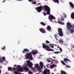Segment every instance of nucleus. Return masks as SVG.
<instances>
[{
	"label": "nucleus",
	"mask_w": 74,
	"mask_h": 74,
	"mask_svg": "<svg viewBox=\"0 0 74 74\" xmlns=\"http://www.w3.org/2000/svg\"><path fill=\"white\" fill-rule=\"evenodd\" d=\"M47 30H48V31H49V32H50L51 30V26H50L49 25L47 26Z\"/></svg>",
	"instance_id": "f3484780"
},
{
	"label": "nucleus",
	"mask_w": 74,
	"mask_h": 74,
	"mask_svg": "<svg viewBox=\"0 0 74 74\" xmlns=\"http://www.w3.org/2000/svg\"><path fill=\"white\" fill-rule=\"evenodd\" d=\"M44 10L46 12H47V14L48 15H49L50 14V12L51 11V10L50 9V8L47 5H44L43 6V7L42 6H40L39 7H37L36 8V10L39 12H40L42 10Z\"/></svg>",
	"instance_id": "f257e3e1"
},
{
	"label": "nucleus",
	"mask_w": 74,
	"mask_h": 74,
	"mask_svg": "<svg viewBox=\"0 0 74 74\" xmlns=\"http://www.w3.org/2000/svg\"><path fill=\"white\" fill-rule=\"evenodd\" d=\"M29 52V49H24L22 51V53L24 54L25 53H27V52Z\"/></svg>",
	"instance_id": "ddd939ff"
},
{
	"label": "nucleus",
	"mask_w": 74,
	"mask_h": 74,
	"mask_svg": "<svg viewBox=\"0 0 74 74\" xmlns=\"http://www.w3.org/2000/svg\"><path fill=\"white\" fill-rule=\"evenodd\" d=\"M54 36H55V37H56V35H55Z\"/></svg>",
	"instance_id": "4d7b16f0"
},
{
	"label": "nucleus",
	"mask_w": 74,
	"mask_h": 74,
	"mask_svg": "<svg viewBox=\"0 0 74 74\" xmlns=\"http://www.w3.org/2000/svg\"><path fill=\"white\" fill-rule=\"evenodd\" d=\"M61 17L60 18V20L61 21H64V17H62V16H61Z\"/></svg>",
	"instance_id": "c85d7f7f"
},
{
	"label": "nucleus",
	"mask_w": 74,
	"mask_h": 74,
	"mask_svg": "<svg viewBox=\"0 0 74 74\" xmlns=\"http://www.w3.org/2000/svg\"><path fill=\"white\" fill-rule=\"evenodd\" d=\"M56 67V65L54 64H53L52 65H51L50 66V67L51 69H53V67Z\"/></svg>",
	"instance_id": "aec40b11"
},
{
	"label": "nucleus",
	"mask_w": 74,
	"mask_h": 74,
	"mask_svg": "<svg viewBox=\"0 0 74 74\" xmlns=\"http://www.w3.org/2000/svg\"><path fill=\"white\" fill-rule=\"evenodd\" d=\"M2 59L3 61H5V58L4 57H3Z\"/></svg>",
	"instance_id": "c756f323"
},
{
	"label": "nucleus",
	"mask_w": 74,
	"mask_h": 74,
	"mask_svg": "<svg viewBox=\"0 0 74 74\" xmlns=\"http://www.w3.org/2000/svg\"><path fill=\"white\" fill-rule=\"evenodd\" d=\"M51 74H54V73H51Z\"/></svg>",
	"instance_id": "052dcab7"
},
{
	"label": "nucleus",
	"mask_w": 74,
	"mask_h": 74,
	"mask_svg": "<svg viewBox=\"0 0 74 74\" xmlns=\"http://www.w3.org/2000/svg\"><path fill=\"white\" fill-rule=\"evenodd\" d=\"M55 38H56V40H57V41H58V38H56V36H55Z\"/></svg>",
	"instance_id": "a18cd8bd"
},
{
	"label": "nucleus",
	"mask_w": 74,
	"mask_h": 74,
	"mask_svg": "<svg viewBox=\"0 0 74 74\" xmlns=\"http://www.w3.org/2000/svg\"><path fill=\"white\" fill-rule=\"evenodd\" d=\"M59 43H61L62 45H63L64 44V41H63V40L62 38H60L59 39Z\"/></svg>",
	"instance_id": "4468645a"
},
{
	"label": "nucleus",
	"mask_w": 74,
	"mask_h": 74,
	"mask_svg": "<svg viewBox=\"0 0 74 74\" xmlns=\"http://www.w3.org/2000/svg\"><path fill=\"white\" fill-rule=\"evenodd\" d=\"M50 71L47 69H45L43 74H50Z\"/></svg>",
	"instance_id": "6e6552de"
},
{
	"label": "nucleus",
	"mask_w": 74,
	"mask_h": 74,
	"mask_svg": "<svg viewBox=\"0 0 74 74\" xmlns=\"http://www.w3.org/2000/svg\"><path fill=\"white\" fill-rule=\"evenodd\" d=\"M39 64L40 67V70H41L43 68V67H44V63L42 62H40L39 63Z\"/></svg>",
	"instance_id": "f8f14e48"
},
{
	"label": "nucleus",
	"mask_w": 74,
	"mask_h": 74,
	"mask_svg": "<svg viewBox=\"0 0 74 74\" xmlns=\"http://www.w3.org/2000/svg\"><path fill=\"white\" fill-rule=\"evenodd\" d=\"M58 23H59V24H61V25H64V23L60 21H58Z\"/></svg>",
	"instance_id": "412c9836"
},
{
	"label": "nucleus",
	"mask_w": 74,
	"mask_h": 74,
	"mask_svg": "<svg viewBox=\"0 0 74 74\" xmlns=\"http://www.w3.org/2000/svg\"><path fill=\"white\" fill-rule=\"evenodd\" d=\"M39 30L42 33H46V32L45 31V30L44 29V28H41L39 29Z\"/></svg>",
	"instance_id": "9b49d317"
},
{
	"label": "nucleus",
	"mask_w": 74,
	"mask_h": 74,
	"mask_svg": "<svg viewBox=\"0 0 74 74\" xmlns=\"http://www.w3.org/2000/svg\"><path fill=\"white\" fill-rule=\"evenodd\" d=\"M16 65H14V67H16Z\"/></svg>",
	"instance_id": "3c124183"
},
{
	"label": "nucleus",
	"mask_w": 74,
	"mask_h": 74,
	"mask_svg": "<svg viewBox=\"0 0 74 74\" xmlns=\"http://www.w3.org/2000/svg\"><path fill=\"white\" fill-rule=\"evenodd\" d=\"M47 61L48 62H51V60H50L49 59H48L47 60Z\"/></svg>",
	"instance_id": "c9c22d12"
},
{
	"label": "nucleus",
	"mask_w": 74,
	"mask_h": 74,
	"mask_svg": "<svg viewBox=\"0 0 74 74\" xmlns=\"http://www.w3.org/2000/svg\"><path fill=\"white\" fill-rule=\"evenodd\" d=\"M43 15H45V16H46V13H45V12H43Z\"/></svg>",
	"instance_id": "e433bc0d"
},
{
	"label": "nucleus",
	"mask_w": 74,
	"mask_h": 74,
	"mask_svg": "<svg viewBox=\"0 0 74 74\" xmlns=\"http://www.w3.org/2000/svg\"><path fill=\"white\" fill-rule=\"evenodd\" d=\"M49 19L50 20V21L51 22H52V19H56V18H55L53 16L51 15L49 17Z\"/></svg>",
	"instance_id": "1a4fd4ad"
},
{
	"label": "nucleus",
	"mask_w": 74,
	"mask_h": 74,
	"mask_svg": "<svg viewBox=\"0 0 74 74\" xmlns=\"http://www.w3.org/2000/svg\"><path fill=\"white\" fill-rule=\"evenodd\" d=\"M34 1V0H33Z\"/></svg>",
	"instance_id": "69168bd1"
},
{
	"label": "nucleus",
	"mask_w": 74,
	"mask_h": 74,
	"mask_svg": "<svg viewBox=\"0 0 74 74\" xmlns=\"http://www.w3.org/2000/svg\"><path fill=\"white\" fill-rule=\"evenodd\" d=\"M53 1L55 2V3H59V0H53Z\"/></svg>",
	"instance_id": "393cba45"
},
{
	"label": "nucleus",
	"mask_w": 74,
	"mask_h": 74,
	"mask_svg": "<svg viewBox=\"0 0 74 74\" xmlns=\"http://www.w3.org/2000/svg\"><path fill=\"white\" fill-rule=\"evenodd\" d=\"M17 71H21V72H23V68L21 67L20 65H18L17 67L16 68Z\"/></svg>",
	"instance_id": "423d86ee"
},
{
	"label": "nucleus",
	"mask_w": 74,
	"mask_h": 74,
	"mask_svg": "<svg viewBox=\"0 0 74 74\" xmlns=\"http://www.w3.org/2000/svg\"><path fill=\"white\" fill-rule=\"evenodd\" d=\"M28 73L29 74H33V73H32V72H31L30 71H29Z\"/></svg>",
	"instance_id": "f704fd0d"
},
{
	"label": "nucleus",
	"mask_w": 74,
	"mask_h": 74,
	"mask_svg": "<svg viewBox=\"0 0 74 74\" xmlns=\"http://www.w3.org/2000/svg\"><path fill=\"white\" fill-rule=\"evenodd\" d=\"M55 45L56 46H57V45L55 44Z\"/></svg>",
	"instance_id": "13d9d810"
},
{
	"label": "nucleus",
	"mask_w": 74,
	"mask_h": 74,
	"mask_svg": "<svg viewBox=\"0 0 74 74\" xmlns=\"http://www.w3.org/2000/svg\"><path fill=\"white\" fill-rule=\"evenodd\" d=\"M28 1L29 2H33V0H28Z\"/></svg>",
	"instance_id": "a19ab883"
},
{
	"label": "nucleus",
	"mask_w": 74,
	"mask_h": 74,
	"mask_svg": "<svg viewBox=\"0 0 74 74\" xmlns=\"http://www.w3.org/2000/svg\"><path fill=\"white\" fill-rule=\"evenodd\" d=\"M25 57L26 59H29V60H33V58L32 56V54L31 52L26 53L25 55Z\"/></svg>",
	"instance_id": "f03ea898"
},
{
	"label": "nucleus",
	"mask_w": 74,
	"mask_h": 74,
	"mask_svg": "<svg viewBox=\"0 0 74 74\" xmlns=\"http://www.w3.org/2000/svg\"><path fill=\"white\" fill-rule=\"evenodd\" d=\"M35 67L36 69L38 71H39V72H41V70L39 64H35Z\"/></svg>",
	"instance_id": "39448f33"
},
{
	"label": "nucleus",
	"mask_w": 74,
	"mask_h": 74,
	"mask_svg": "<svg viewBox=\"0 0 74 74\" xmlns=\"http://www.w3.org/2000/svg\"><path fill=\"white\" fill-rule=\"evenodd\" d=\"M8 71H11V70H12V68L11 67H8Z\"/></svg>",
	"instance_id": "bb28decb"
},
{
	"label": "nucleus",
	"mask_w": 74,
	"mask_h": 74,
	"mask_svg": "<svg viewBox=\"0 0 74 74\" xmlns=\"http://www.w3.org/2000/svg\"><path fill=\"white\" fill-rule=\"evenodd\" d=\"M63 15H65V13H63Z\"/></svg>",
	"instance_id": "bf43d9fd"
},
{
	"label": "nucleus",
	"mask_w": 74,
	"mask_h": 74,
	"mask_svg": "<svg viewBox=\"0 0 74 74\" xmlns=\"http://www.w3.org/2000/svg\"><path fill=\"white\" fill-rule=\"evenodd\" d=\"M71 18L72 19H74V12L72 13L71 14Z\"/></svg>",
	"instance_id": "5701e85b"
},
{
	"label": "nucleus",
	"mask_w": 74,
	"mask_h": 74,
	"mask_svg": "<svg viewBox=\"0 0 74 74\" xmlns=\"http://www.w3.org/2000/svg\"><path fill=\"white\" fill-rule=\"evenodd\" d=\"M72 47L73 48H74V45L72 46Z\"/></svg>",
	"instance_id": "603ef678"
},
{
	"label": "nucleus",
	"mask_w": 74,
	"mask_h": 74,
	"mask_svg": "<svg viewBox=\"0 0 74 74\" xmlns=\"http://www.w3.org/2000/svg\"><path fill=\"white\" fill-rule=\"evenodd\" d=\"M12 70H16V69L15 68H12Z\"/></svg>",
	"instance_id": "ea45409f"
},
{
	"label": "nucleus",
	"mask_w": 74,
	"mask_h": 74,
	"mask_svg": "<svg viewBox=\"0 0 74 74\" xmlns=\"http://www.w3.org/2000/svg\"><path fill=\"white\" fill-rule=\"evenodd\" d=\"M66 67H68V68L70 67V66H67V65L66 66Z\"/></svg>",
	"instance_id": "c03bdc74"
},
{
	"label": "nucleus",
	"mask_w": 74,
	"mask_h": 74,
	"mask_svg": "<svg viewBox=\"0 0 74 74\" xmlns=\"http://www.w3.org/2000/svg\"><path fill=\"white\" fill-rule=\"evenodd\" d=\"M1 70H0V74H1Z\"/></svg>",
	"instance_id": "6e6d98bb"
},
{
	"label": "nucleus",
	"mask_w": 74,
	"mask_h": 74,
	"mask_svg": "<svg viewBox=\"0 0 74 74\" xmlns=\"http://www.w3.org/2000/svg\"><path fill=\"white\" fill-rule=\"evenodd\" d=\"M57 48H60L59 47V46H57Z\"/></svg>",
	"instance_id": "8fccbe9b"
},
{
	"label": "nucleus",
	"mask_w": 74,
	"mask_h": 74,
	"mask_svg": "<svg viewBox=\"0 0 74 74\" xmlns=\"http://www.w3.org/2000/svg\"><path fill=\"white\" fill-rule=\"evenodd\" d=\"M60 52V51H56L54 52L55 53H56V54H58V53H59Z\"/></svg>",
	"instance_id": "473e14b6"
},
{
	"label": "nucleus",
	"mask_w": 74,
	"mask_h": 74,
	"mask_svg": "<svg viewBox=\"0 0 74 74\" xmlns=\"http://www.w3.org/2000/svg\"><path fill=\"white\" fill-rule=\"evenodd\" d=\"M17 0L18 1H22V0Z\"/></svg>",
	"instance_id": "5fc2aeb1"
},
{
	"label": "nucleus",
	"mask_w": 74,
	"mask_h": 74,
	"mask_svg": "<svg viewBox=\"0 0 74 74\" xmlns=\"http://www.w3.org/2000/svg\"><path fill=\"white\" fill-rule=\"evenodd\" d=\"M30 52L31 53L33 54V55H36V54L37 53V51H35L34 50H33L32 52Z\"/></svg>",
	"instance_id": "dca6fc26"
},
{
	"label": "nucleus",
	"mask_w": 74,
	"mask_h": 74,
	"mask_svg": "<svg viewBox=\"0 0 74 74\" xmlns=\"http://www.w3.org/2000/svg\"><path fill=\"white\" fill-rule=\"evenodd\" d=\"M27 64L30 67H32V66H33V64L30 62V60L27 61Z\"/></svg>",
	"instance_id": "9d476101"
},
{
	"label": "nucleus",
	"mask_w": 74,
	"mask_h": 74,
	"mask_svg": "<svg viewBox=\"0 0 74 74\" xmlns=\"http://www.w3.org/2000/svg\"><path fill=\"white\" fill-rule=\"evenodd\" d=\"M14 74H20L17 71H15L14 72Z\"/></svg>",
	"instance_id": "2f4dec72"
},
{
	"label": "nucleus",
	"mask_w": 74,
	"mask_h": 74,
	"mask_svg": "<svg viewBox=\"0 0 74 74\" xmlns=\"http://www.w3.org/2000/svg\"><path fill=\"white\" fill-rule=\"evenodd\" d=\"M32 69L34 71H36V70H35V69H34V68H32Z\"/></svg>",
	"instance_id": "4c0bfd02"
},
{
	"label": "nucleus",
	"mask_w": 74,
	"mask_h": 74,
	"mask_svg": "<svg viewBox=\"0 0 74 74\" xmlns=\"http://www.w3.org/2000/svg\"><path fill=\"white\" fill-rule=\"evenodd\" d=\"M67 28L68 30H70V33H74V29H71V28H72L73 27V26L71 25V24L69 22L67 23Z\"/></svg>",
	"instance_id": "7ed1b4c3"
},
{
	"label": "nucleus",
	"mask_w": 74,
	"mask_h": 74,
	"mask_svg": "<svg viewBox=\"0 0 74 74\" xmlns=\"http://www.w3.org/2000/svg\"><path fill=\"white\" fill-rule=\"evenodd\" d=\"M40 4H41V3H39L38 4V5H40Z\"/></svg>",
	"instance_id": "09e8293b"
},
{
	"label": "nucleus",
	"mask_w": 74,
	"mask_h": 74,
	"mask_svg": "<svg viewBox=\"0 0 74 74\" xmlns=\"http://www.w3.org/2000/svg\"><path fill=\"white\" fill-rule=\"evenodd\" d=\"M0 59H1V58L0 57Z\"/></svg>",
	"instance_id": "e2e57ef3"
},
{
	"label": "nucleus",
	"mask_w": 74,
	"mask_h": 74,
	"mask_svg": "<svg viewBox=\"0 0 74 74\" xmlns=\"http://www.w3.org/2000/svg\"><path fill=\"white\" fill-rule=\"evenodd\" d=\"M49 46L51 47V48H53L54 47V45H53V44H50L49 45Z\"/></svg>",
	"instance_id": "4be33fe9"
},
{
	"label": "nucleus",
	"mask_w": 74,
	"mask_h": 74,
	"mask_svg": "<svg viewBox=\"0 0 74 74\" xmlns=\"http://www.w3.org/2000/svg\"><path fill=\"white\" fill-rule=\"evenodd\" d=\"M42 44L43 48H44V49H45V50L47 51L48 48H49V46L43 43Z\"/></svg>",
	"instance_id": "0eeeda50"
},
{
	"label": "nucleus",
	"mask_w": 74,
	"mask_h": 74,
	"mask_svg": "<svg viewBox=\"0 0 74 74\" xmlns=\"http://www.w3.org/2000/svg\"><path fill=\"white\" fill-rule=\"evenodd\" d=\"M41 24L43 26H45V25H46V24H45V23L43 22H41Z\"/></svg>",
	"instance_id": "a878e982"
},
{
	"label": "nucleus",
	"mask_w": 74,
	"mask_h": 74,
	"mask_svg": "<svg viewBox=\"0 0 74 74\" xmlns=\"http://www.w3.org/2000/svg\"><path fill=\"white\" fill-rule=\"evenodd\" d=\"M51 63H53L52 62H51Z\"/></svg>",
	"instance_id": "680f3d73"
},
{
	"label": "nucleus",
	"mask_w": 74,
	"mask_h": 74,
	"mask_svg": "<svg viewBox=\"0 0 74 74\" xmlns=\"http://www.w3.org/2000/svg\"><path fill=\"white\" fill-rule=\"evenodd\" d=\"M5 2V1H2V3H4Z\"/></svg>",
	"instance_id": "de8ad7c7"
},
{
	"label": "nucleus",
	"mask_w": 74,
	"mask_h": 74,
	"mask_svg": "<svg viewBox=\"0 0 74 74\" xmlns=\"http://www.w3.org/2000/svg\"><path fill=\"white\" fill-rule=\"evenodd\" d=\"M63 60L64 62H66V63L67 64L68 63V62H67H67H71V61L69 60L67 58H64V59Z\"/></svg>",
	"instance_id": "2eb2a0df"
},
{
	"label": "nucleus",
	"mask_w": 74,
	"mask_h": 74,
	"mask_svg": "<svg viewBox=\"0 0 74 74\" xmlns=\"http://www.w3.org/2000/svg\"><path fill=\"white\" fill-rule=\"evenodd\" d=\"M67 16V15H65L64 16V18H66V17Z\"/></svg>",
	"instance_id": "49530a36"
},
{
	"label": "nucleus",
	"mask_w": 74,
	"mask_h": 74,
	"mask_svg": "<svg viewBox=\"0 0 74 74\" xmlns=\"http://www.w3.org/2000/svg\"><path fill=\"white\" fill-rule=\"evenodd\" d=\"M58 31L59 36L61 37H63V33L62 29L60 28H58Z\"/></svg>",
	"instance_id": "20e7f679"
},
{
	"label": "nucleus",
	"mask_w": 74,
	"mask_h": 74,
	"mask_svg": "<svg viewBox=\"0 0 74 74\" xmlns=\"http://www.w3.org/2000/svg\"><path fill=\"white\" fill-rule=\"evenodd\" d=\"M61 62L62 63V64H64V65H66V64H65V63H64V61H61Z\"/></svg>",
	"instance_id": "cd10ccee"
},
{
	"label": "nucleus",
	"mask_w": 74,
	"mask_h": 74,
	"mask_svg": "<svg viewBox=\"0 0 74 74\" xmlns=\"http://www.w3.org/2000/svg\"><path fill=\"white\" fill-rule=\"evenodd\" d=\"M69 4L70 5V6L71 7H72V8H74V4H73V3L71 2H70L69 3Z\"/></svg>",
	"instance_id": "a211bd4d"
},
{
	"label": "nucleus",
	"mask_w": 74,
	"mask_h": 74,
	"mask_svg": "<svg viewBox=\"0 0 74 74\" xmlns=\"http://www.w3.org/2000/svg\"><path fill=\"white\" fill-rule=\"evenodd\" d=\"M47 51H54L53 49H50V47L48 49Z\"/></svg>",
	"instance_id": "b1692460"
},
{
	"label": "nucleus",
	"mask_w": 74,
	"mask_h": 74,
	"mask_svg": "<svg viewBox=\"0 0 74 74\" xmlns=\"http://www.w3.org/2000/svg\"><path fill=\"white\" fill-rule=\"evenodd\" d=\"M45 42L47 44H49V43H50V42H49V41L47 40H46Z\"/></svg>",
	"instance_id": "72a5a7b5"
},
{
	"label": "nucleus",
	"mask_w": 74,
	"mask_h": 74,
	"mask_svg": "<svg viewBox=\"0 0 74 74\" xmlns=\"http://www.w3.org/2000/svg\"><path fill=\"white\" fill-rule=\"evenodd\" d=\"M0 62H1V63H3V60H0Z\"/></svg>",
	"instance_id": "79ce46f5"
},
{
	"label": "nucleus",
	"mask_w": 74,
	"mask_h": 74,
	"mask_svg": "<svg viewBox=\"0 0 74 74\" xmlns=\"http://www.w3.org/2000/svg\"><path fill=\"white\" fill-rule=\"evenodd\" d=\"M24 69L25 71H26L27 72V71H29V69L28 68H27V67H26L25 66L24 67Z\"/></svg>",
	"instance_id": "6ab92c4d"
},
{
	"label": "nucleus",
	"mask_w": 74,
	"mask_h": 74,
	"mask_svg": "<svg viewBox=\"0 0 74 74\" xmlns=\"http://www.w3.org/2000/svg\"><path fill=\"white\" fill-rule=\"evenodd\" d=\"M33 3V4H36V2H33V3Z\"/></svg>",
	"instance_id": "37998d69"
},
{
	"label": "nucleus",
	"mask_w": 74,
	"mask_h": 74,
	"mask_svg": "<svg viewBox=\"0 0 74 74\" xmlns=\"http://www.w3.org/2000/svg\"><path fill=\"white\" fill-rule=\"evenodd\" d=\"M36 74H38V73H36Z\"/></svg>",
	"instance_id": "0e129e2a"
},
{
	"label": "nucleus",
	"mask_w": 74,
	"mask_h": 74,
	"mask_svg": "<svg viewBox=\"0 0 74 74\" xmlns=\"http://www.w3.org/2000/svg\"><path fill=\"white\" fill-rule=\"evenodd\" d=\"M1 49L2 50H4V49H5V46H4L3 47H2L1 48Z\"/></svg>",
	"instance_id": "7c9ffc66"
},
{
	"label": "nucleus",
	"mask_w": 74,
	"mask_h": 74,
	"mask_svg": "<svg viewBox=\"0 0 74 74\" xmlns=\"http://www.w3.org/2000/svg\"><path fill=\"white\" fill-rule=\"evenodd\" d=\"M59 49L61 51H62V48L61 47H59Z\"/></svg>",
	"instance_id": "58836bf2"
},
{
	"label": "nucleus",
	"mask_w": 74,
	"mask_h": 74,
	"mask_svg": "<svg viewBox=\"0 0 74 74\" xmlns=\"http://www.w3.org/2000/svg\"><path fill=\"white\" fill-rule=\"evenodd\" d=\"M53 58H56V57H53Z\"/></svg>",
	"instance_id": "864d4df0"
}]
</instances>
